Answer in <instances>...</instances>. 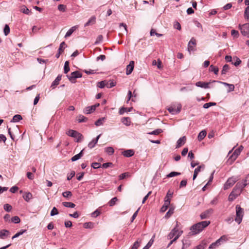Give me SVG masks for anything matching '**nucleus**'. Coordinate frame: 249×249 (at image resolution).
<instances>
[{
  "label": "nucleus",
  "instance_id": "1",
  "mask_svg": "<svg viewBox=\"0 0 249 249\" xmlns=\"http://www.w3.org/2000/svg\"><path fill=\"white\" fill-rule=\"evenodd\" d=\"M210 224V221H203L194 224L190 228L192 235L200 233Z\"/></svg>",
  "mask_w": 249,
  "mask_h": 249
},
{
  "label": "nucleus",
  "instance_id": "2",
  "mask_svg": "<svg viewBox=\"0 0 249 249\" xmlns=\"http://www.w3.org/2000/svg\"><path fill=\"white\" fill-rule=\"evenodd\" d=\"M244 213V209H242L239 205H236V218H235V221L239 224H240L242 222Z\"/></svg>",
  "mask_w": 249,
  "mask_h": 249
},
{
  "label": "nucleus",
  "instance_id": "3",
  "mask_svg": "<svg viewBox=\"0 0 249 249\" xmlns=\"http://www.w3.org/2000/svg\"><path fill=\"white\" fill-rule=\"evenodd\" d=\"M228 240L227 237L226 235L222 236L220 238L217 240L215 242L211 244L209 248L210 249H214L219 245H221V243L226 241Z\"/></svg>",
  "mask_w": 249,
  "mask_h": 249
},
{
  "label": "nucleus",
  "instance_id": "4",
  "mask_svg": "<svg viewBox=\"0 0 249 249\" xmlns=\"http://www.w3.org/2000/svg\"><path fill=\"white\" fill-rule=\"evenodd\" d=\"M181 108V105L178 104L177 105H171L167 109L170 113L174 115L178 113L180 111Z\"/></svg>",
  "mask_w": 249,
  "mask_h": 249
},
{
  "label": "nucleus",
  "instance_id": "5",
  "mask_svg": "<svg viewBox=\"0 0 249 249\" xmlns=\"http://www.w3.org/2000/svg\"><path fill=\"white\" fill-rule=\"evenodd\" d=\"M238 179L239 178L237 177L230 178L224 184V189L227 190L231 187Z\"/></svg>",
  "mask_w": 249,
  "mask_h": 249
},
{
  "label": "nucleus",
  "instance_id": "6",
  "mask_svg": "<svg viewBox=\"0 0 249 249\" xmlns=\"http://www.w3.org/2000/svg\"><path fill=\"white\" fill-rule=\"evenodd\" d=\"M82 74L78 71H75L71 73L70 75H67L69 80L72 83L75 82V79L78 78H81Z\"/></svg>",
  "mask_w": 249,
  "mask_h": 249
},
{
  "label": "nucleus",
  "instance_id": "7",
  "mask_svg": "<svg viewBox=\"0 0 249 249\" xmlns=\"http://www.w3.org/2000/svg\"><path fill=\"white\" fill-rule=\"evenodd\" d=\"M239 28L242 34L249 38V23H247L242 25H239Z\"/></svg>",
  "mask_w": 249,
  "mask_h": 249
},
{
  "label": "nucleus",
  "instance_id": "8",
  "mask_svg": "<svg viewBox=\"0 0 249 249\" xmlns=\"http://www.w3.org/2000/svg\"><path fill=\"white\" fill-rule=\"evenodd\" d=\"M213 209H209L201 213L200 215L201 219H204L207 218L213 213Z\"/></svg>",
  "mask_w": 249,
  "mask_h": 249
},
{
  "label": "nucleus",
  "instance_id": "9",
  "mask_svg": "<svg viewBox=\"0 0 249 249\" xmlns=\"http://www.w3.org/2000/svg\"><path fill=\"white\" fill-rule=\"evenodd\" d=\"M196 45V40L195 38L192 37L188 44V51L189 52L194 51V46Z\"/></svg>",
  "mask_w": 249,
  "mask_h": 249
},
{
  "label": "nucleus",
  "instance_id": "10",
  "mask_svg": "<svg viewBox=\"0 0 249 249\" xmlns=\"http://www.w3.org/2000/svg\"><path fill=\"white\" fill-rule=\"evenodd\" d=\"M134 67V62L131 61L129 64L126 67V75H129L132 72Z\"/></svg>",
  "mask_w": 249,
  "mask_h": 249
},
{
  "label": "nucleus",
  "instance_id": "11",
  "mask_svg": "<svg viewBox=\"0 0 249 249\" xmlns=\"http://www.w3.org/2000/svg\"><path fill=\"white\" fill-rule=\"evenodd\" d=\"M243 149L242 146H240L238 149H236L234 152L232 154L231 158L233 160H235L238 156L240 154L241 150Z\"/></svg>",
  "mask_w": 249,
  "mask_h": 249
},
{
  "label": "nucleus",
  "instance_id": "12",
  "mask_svg": "<svg viewBox=\"0 0 249 249\" xmlns=\"http://www.w3.org/2000/svg\"><path fill=\"white\" fill-rule=\"evenodd\" d=\"M186 140L185 136L180 138L177 141L176 148H179L184 144Z\"/></svg>",
  "mask_w": 249,
  "mask_h": 249
},
{
  "label": "nucleus",
  "instance_id": "13",
  "mask_svg": "<svg viewBox=\"0 0 249 249\" xmlns=\"http://www.w3.org/2000/svg\"><path fill=\"white\" fill-rule=\"evenodd\" d=\"M61 80V75H58L57 77L55 78V79L53 82L52 83V85L51 86V88H52V89H54L55 88L56 86H57L60 80Z\"/></svg>",
  "mask_w": 249,
  "mask_h": 249
},
{
  "label": "nucleus",
  "instance_id": "14",
  "mask_svg": "<svg viewBox=\"0 0 249 249\" xmlns=\"http://www.w3.org/2000/svg\"><path fill=\"white\" fill-rule=\"evenodd\" d=\"M170 204V199L167 198V199H165L164 204L161 208L160 211L162 212H165L168 208V206Z\"/></svg>",
  "mask_w": 249,
  "mask_h": 249
},
{
  "label": "nucleus",
  "instance_id": "15",
  "mask_svg": "<svg viewBox=\"0 0 249 249\" xmlns=\"http://www.w3.org/2000/svg\"><path fill=\"white\" fill-rule=\"evenodd\" d=\"M122 154L125 157H130L134 155V151L133 150L128 149L123 151Z\"/></svg>",
  "mask_w": 249,
  "mask_h": 249
},
{
  "label": "nucleus",
  "instance_id": "16",
  "mask_svg": "<svg viewBox=\"0 0 249 249\" xmlns=\"http://www.w3.org/2000/svg\"><path fill=\"white\" fill-rule=\"evenodd\" d=\"M210 83L203 82L201 81L197 82L196 83V86L204 89H208L209 88V85Z\"/></svg>",
  "mask_w": 249,
  "mask_h": 249
},
{
  "label": "nucleus",
  "instance_id": "17",
  "mask_svg": "<svg viewBox=\"0 0 249 249\" xmlns=\"http://www.w3.org/2000/svg\"><path fill=\"white\" fill-rule=\"evenodd\" d=\"M10 232L6 230H2L0 231V238L2 239L6 238L9 236Z\"/></svg>",
  "mask_w": 249,
  "mask_h": 249
},
{
  "label": "nucleus",
  "instance_id": "18",
  "mask_svg": "<svg viewBox=\"0 0 249 249\" xmlns=\"http://www.w3.org/2000/svg\"><path fill=\"white\" fill-rule=\"evenodd\" d=\"M95 107L94 106H89L87 107L84 109V113L87 114H90L95 111Z\"/></svg>",
  "mask_w": 249,
  "mask_h": 249
},
{
  "label": "nucleus",
  "instance_id": "19",
  "mask_svg": "<svg viewBox=\"0 0 249 249\" xmlns=\"http://www.w3.org/2000/svg\"><path fill=\"white\" fill-rule=\"evenodd\" d=\"M217 82H219L226 86H228L229 87V88L228 90V92L232 91L234 89V86L233 84H228L226 82H220V81H217Z\"/></svg>",
  "mask_w": 249,
  "mask_h": 249
},
{
  "label": "nucleus",
  "instance_id": "20",
  "mask_svg": "<svg viewBox=\"0 0 249 249\" xmlns=\"http://www.w3.org/2000/svg\"><path fill=\"white\" fill-rule=\"evenodd\" d=\"M67 135L69 136L75 138L76 137V135H79V132L75 130L70 129L66 133Z\"/></svg>",
  "mask_w": 249,
  "mask_h": 249
},
{
  "label": "nucleus",
  "instance_id": "21",
  "mask_svg": "<svg viewBox=\"0 0 249 249\" xmlns=\"http://www.w3.org/2000/svg\"><path fill=\"white\" fill-rule=\"evenodd\" d=\"M83 151H84V149L82 150L79 153L73 156L71 159V161H75L80 159L83 155Z\"/></svg>",
  "mask_w": 249,
  "mask_h": 249
},
{
  "label": "nucleus",
  "instance_id": "22",
  "mask_svg": "<svg viewBox=\"0 0 249 249\" xmlns=\"http://www.w3.org/2000/svg\"><path fill=\"white\" fill-rule=\"evenodd\" d=\"M77 26H74L72 27L71 29H70L68 32L66 33L65 37L67 38L71 36V35L73 33V32L77 28Z\"/></svg>",
  "mask_w": 249,
  "mask_h": 249
},
{
  "label": "nucleus",
  "instance_id": "23",
  "mask_svg": "<svg viewBox=\"0 0 249 249\" xmlns=\"http://www.w3.org/2000/svg\"><path fill=\"white\" fill-rule=\"evenodd\" d=\"M207 132L206 130H203L200 131L197 136V139L199 141H202L206 136Z\"/></svg>",
  "mask_w": 249,
  "mask_h": 249
},
{
  "label": "nucleus",
  "instance_id": "24",
  "mask_svg": "<svg viewBox=\"0 0 249 249\" xmlns=\"http://www.w3.org/2000/svg\"><path fill=\"white\" fill-rule=\"evenodd\" d=\"M96 22V18L95 16L91 17L89 20L85 24V27L88 26L91 24H94Z\"/></svg>",
  "mask_w": 249,
  "mask_h": 249
},
{
  "label": "nucleus",
  "instance_id": "25",
  "mask_svg": "<svg viewBox=\"0 0 249 249\" xmlns=\"http://www.w3.org/2000/svg\"><path fill=\"white\" fill-rule=\"evenodd\" d=\"M23 197L26 201L29 202L33 198V195L31 193L28 192L23 195Z\"/></svg>",
  "mask_w": 249,
  "mask_h": 249
},
{
  "label": "nucleus",
  "instance_id": "26",
  "mask_svg": "<svg viewBox=\"0 0 249 249\" xmlns=\"http://www.w3.org/2000/svg\"><path fill=\"white\" fill-rule=\"evenodd\" d=\"M122 123L126 126L130 125V119L129 117H123L121 119Z\"/></svg>",
  "mask_w": 249,
  "mask_h": 249
},
{
  "label": "nucleus",
  "instance_id": "27",
  "mask_svg": "<svg viewBox=\"0 0 249 249\" xmlns=\"http://www.w3.org/2000/svg\"><path fill=\"white\" fill-rule=\"evenodd\" d=\"M132 109H133L132 107L127 108V107H122L121 108H120V109L119 110V113H120V114L122 115V114H123L125 112H128L131 111Z\"/></svg>",
  "mask_w": 249,
  "mask_h": 249
},
{
  "label": "nucleus",
  "instance_id": "28",
  "mask_svg": "<svg viewBox=\"0 0 249 249\" xmlns=\"http://www.w3.org/2000/svg\"><path fill=\"white\" fill-rule=\"evenodd\" d=\"M178 226V222H177V224L175 227H176V235L175 237H174V239H176V240L179 238V237L181 235L183 231H179L177 227Z\"/></svg>",
  "mask_w": 249,
  "mask_h": 249
},
{
  "label": "nucleus",
  "instance_id": "29",
  "mask_svg": "<svg viewBox=\"0 0 249 249\" xmlns=\"http://www.w3.org/2000/svg\"><path fill=\"white\" fill-rule=\"evenodd\" d=\"M63 205L67 208H74L75 206V205L70 202H63L62 203Z\"/></svg>",
  "mask_w": 249,
  "mask_h": 249
},
{
  "label": "nucleus",
  "instance_id": "30",
  "mask_svg": "<svg viewBox=\"0 0 249 249\" xmlns=\"http://www.w3.org/2000/svg\"><path fill=\"white\" fill-rule=\"evenodd\" d=\"M22 119V118L20 115L17 114V115H15L14 116L11 122H13L14 123L18 122V121L21 120Z\"/></svg>",
  "mask_w": 249,
  "mask_h": 249
},
{
  "label": "nucleus",
  "instance_id": "31",
  "mask_svg": "<svg viewBox=\"0 0 249 249\" xmlns=\"http://www.w3.org/2000/svg\"><path fill=\"white\" fill-rule=\"evenodd\" d=\"M209 70L213 72L215 74H217L219 71L218 67L213 65L210 66Z\"/></svg>",
  "mask_w": 249,
  "mask_h": 249
},
{
  "label": "nucleus",
  "instance_id": "32",
  "mask_svg": "<svg viewBox=\"0 0 249 249\" xmlns=\"http://www.w3.org/2000/svg\"><path fill=\"white\" fill-rule=\"evenodd\" d=\"M105 152L109 155H113L114 152V149L112 147H106L105 148Z\"/></svg>",
  "mask_w": 249,
  "mask_h": 249
},
{
  "label": "nucleus",
  "instance_id": "33",
  "mask_svg": "<svg viewBox=\"0 0 249 249\" xmlns=\"http://www.w3.org/2000/svg\"><path fill=\"white\" fill-rule=\"evenodd\" d=\"M154 236L149 240L146 245L144 246L142 249H149L151 247L154 242Z\"/></svg>",
  "mask_w": 249,
  "mask_h": 249
},
{
  "label": "nucleus",
  "instance_id": "34",
  "mask_svg": "<svg viewBox=\"0 0 249 249\" xmlns=\"http://www.w3.org/2000/svg\"><path fill=\"white\" fill-rule=\"evenodd\" d=\"M176 227H175L171 231L168 235V238L169 239H172L176 235Z\"/></svg>",
  "mask_w": 249,
  "mask_h": 249
},
{
  "label": "nucleus",
  "instance_id": "35",
  "mask_svg": "<svg viewBox=\"0 0 249 249\" xmlns=\"http://www.w3.org/2000/svg\"><path fill=\"white\" fill-rule=\"evenodd\" d=\"M236 193L234 191H232L229 196V200L230 201H233L238 196H235Z\"/></svg>",
  "mask_w": 249,
  "mask_h": 249
},
{
  "label": "nucleus",
  "instance_id": "36",
  "mask_svg": "<svg viewBox=\"0 0 249 249\" xmlns=\"http://www.w3.org/2000/svg\"><path fill=\"white\" fill-rule=\"evenodd\" d=\"M70 71L69 68V62L67 61L65 62L64 67V72L65 73H67Z\"/></svg>",
  "mask_w": 249,
  "mask_h": 249
},
{
  "label": "nucleus",
  "instance_id": "37",
  "mask_svg": "<svg viewBox=\"0 0 249 249\" xmlns=\"http://www.w3.org/2000/svg\"><path fill=\"white\" fill-rule=\"evenodd\" d=\"M105 120V118H101L98 119L95 123V124L96 126H100L102 125L103 124V122H104Z\"/></svg>",
  "mask_w": 249,
  "mask_h": 249
},
{
  "label": "nucleus",
  "instance_id": "38",
  "mask_svg": "<svg viewBox=\"0 0 249 249\" xmlns=\"http://www.w3.org/2000/svg\"><path fill=\"white\" fill-rule=\"evenodd\" d=\"M77 118V120L79 123L85 122L88 120L87 118L82 115H79Z\"/></svg>",
  "mask_w": 249,
  "mask_h": 249
},
{
  "label": "nucleus",
  "instance_id": "39",
  "mask_svg": "<svg viewBox=\"0 0 249 249\" xmlns=\"http://www.w3.org/2000/svg\"><path fill=\"white\" fill-rule=\"evenodd\" d=\"M26 231V230H22L16 233L12 237V239H14L16 238L19 237L20 235H22Z\"/></svg>",
  "mask_w": 249,
  "mask_h": 249
},
{
  "label": "nucleus",
  "instance_id": "40",
  "mask_svg": "<svg viewBox=\"0 0 249 249\" xmlns=\"http://www.w3.org/2000/svg\"><path fill=\"white\" fill-rule=\"evenodd\" d=\"M229 69L230 67L228 65L225 64V65H224V66L223 67L222 70L221 71V74L222 75L225 74L227 73V72L229 71Z\"/></svg>",
  "mask_w": 249,
  "mask_h": 249
},
{
  "label": "nucleus",
  "instance_id": "41",
  "mask_svg": "<svg viewBox=\"0 0 249 249\" xmlns=\"http://www.w3.org/2000/svg\"><path fill=\"white\" fill-rule=\"evenodd\" d=\"M162 132V130L161 129H157L156 130H155L154 131H152L150 132H149L148 134L150 135H157L160 134V133Z\"/></svg>",
  "mask_w": 249,
  "mask_h": 249
},
{
  "label": "nucleus",
  "instance_id": "42",
  "mask_svg": "<svg viewBox=\"0 0 249 249\" xmlns=\"http://www.w3.org/2000/svg\"><path fill=\"white\" fill-rule=\"evenodd\" d=\"M118 200V199L116 197H114L112 198L109 202H108V205L109 206H113L115 205L116 202Z\"/></svg>",
  "mask_w": 249,
  "mask_h": 249
},
{
  "label": "nucleus",
  "instance_id": "43",
  "mask_svg": "<svg viewBox=\"0 0 249 249\" xmlns=\"http://www.w3.org/2000/svg\"><path fill=\"white\" fill-rule=\"evenodd\" d=\"M180 175V173L177 172H172L167 175V178H172Z\"/></svg>",
  "mask_w": 249,
  "mask_h": 249
},
{
  "label": "nucleus",
  "instance_id": "44",
  "mask_svg": "<svg viewBox=\"0 0 249 249\" xmlns=\"http://www.w3.org/2000/svg\"><path fill=\"white\" fill-rule=\"evenodd\" d=\"M11 221L14 223L18 224L20 221V218L18 216H15L11 218Z\"/></svg>",
  "mask_w": 249,
  "mask_h": 249
},
{
  "label": "nucleus",
  "instance_id": "45",
  "mask_svg": "<svg viewBox=\"0 0 249 249\" xmlns=\"http://www.w3.org/2000/svg\"><path fill=\"white\" fill-rule=\"evenodd\" d=\"M66 46V44L65 42H61L60 44L58 52H63Z\"/></svg>",
  "mask_w": 249,
  "mask_h": 249
},
{
  "label": "nucleus",
  "instance_id": "46",
  "mask_svg": "<svg viewBox=\"0 0 249 249\" xmlns=\"http://www.w3.org/2000/svg\"><path fill=\"white\" fill-rule=\"evenodd\" d=\"M72 195V193L70 191H66L62 193V196L65 198L70 197Z\"/></svg>",
  "mask_w": 249,
  "mask_h": 249
},
{
  "label": "nucleus",
  "instance_id": "47",
  "mask_svg": "<svg viewBox=\"0 0 249 249\" xmlns=\"http://www.w3.org/2000/svg\"><path fill=\"white\" fill-rule=\"evenodd\" d=\"M107 82L106 81H102L101 82H99L98 83L97 86L100 88H103L105 87H106V85H107Z\"/></svg>",
  "mask_w": 249,
  "mask_h": 249
},
{
  "label": "nucleus",
  "instance_id": "48",
  "mask_svg": "<svg viewBox=\"0 0 249 249\" xmlns=\"http://www.w3.org/2000/svg\"><path fill=\"white\" fill-rule=\"evenodd\" d=\"M215 105H216L215 103L209 102V103H205V104H204L203 107L204 108H208L209 107H210L211 106H215Z\"/></svg>",
  "mask_w": 249,
  "mask_h": 249
},
{
  "label": "nucleus",
  "instance_id": "49",
  "mask_svg": "<svg viewBox=\"0 0 249 249\" xmlns=\"http://www.w3.org/2000/svg\"><path fill=\"white\" fill-rule=\"evenodd\" d=\"M204 168H205L204 165H201L198 166L197 168H196L195 169L194 173L198 174L199 173V172H200L201 169H204Z\"/></svg>",
  "mask_w": 249,
  "mask_h": 249
},
{
  "label": "nucleus",
  "instance_id": "50",
  "mask_svg": "<svg viewBox=\"0 0 249 249\" xmlns=\"http://www.w3.org/2000/svg\"><path fill=\"white\" fill-rule=\"evenodd\" d=\"M3 32L5 36H7L10 33V28L7 24L5 25Z\"/></svg>",
  "mask_w": 249,
  "mask_h": 249
},
{
  "label": "nucleus",
  "instance_id": "51",
  "mask_svg": "<svg viewBox=\"0 0 249 249\" xmlns=\"http://www.w3.org/2000/svg\"><path fill=\"white\" fill-rule=\"evenodd\" d=\"M245 18L248 19L249 18V6L247 7L244 12Z\"/></svg>",
  "mask_w": 249,
  "mask_h": 249
},
{
  "label": "nucleus",
  "instance_id": "52",
  "mask_svg": "<svg viewBox=\"0 0 249 249\" xmlns=\"http://www.w3.org/2000/svg\"><path fill=\"white\" fill-rule=\"evenodd\" d=\"M58 213V212L57 209L54 207L52 210L51 213H50V215L51 216H53L57 214Z\"/></svg>",
  "mask_w": 249,
  "mask_h": 249
},
{
  "label": "nucleus",
  "instance_id": "53",
  "mask_svg": "<svg viewBox=\"0 0 249 249\" xmlns=\"http://www.w3.org/2000/svg\"><path fill=\"white\" fill-rule=\"evenodd\" d=\"M66 6L64 4H59L58 6V9L62 12H64L66 11Z\"/></svg>",
  "mask_w": 249,
  "mask_h": 249
},
{
  "label": "nucleus",
  "instance_id": "54",
  "mask_svg": "<svg viewBox=\"0 0 249 249\" xmlns=\"http://www.w3.org/2000/svg\"><path fill=\"white\" fill-rule=\"evenodd\" d=\"M174 27L178 30H180L181 29L180 23L177 21L174 22Z\"/></svg>",
  "mask_w": 249,
  "mask_h": 249
},
{
  "label": "nucleus",
  "instance_id": "55",
  "mask_svg": "<svg viewBox=\"0 0 249 249\" xmlns=\"http://www.w3.org/2000/svg\"><path fill=\"white\" fill-rule=\"evenodd\" d=\"M140 245V242L138 241V240L135 242V243L133 244L132 247H131V249H137Z\"/></svg>",
  "mask_w": 249,
  "mask_h": 249
},
{
  "label": "nucleus",
  "instance_id": "56",
  "mask_svg": "<svg viewBox=\"0 0 249 249\" xmlns=\"http://www.w3.org/2000/svg\"><path fill=\"white\" fill-rule=\"evenodd\" d=\"M4 209L5 211L9 212L12 210V206L8 204H6L4 205Z\"/></svg>",
  "mask_w": 249,
  "mask_h": 249
},
{
  "label": "nucleus",
  "instance_id": "57",
  "mask_svg": "<svg viewBox=\"0 0 249 249\" xmlns=\"http://www.w3.org/2000/svg\"><path fill=\"white\" fill-rule=\"evenodd\" d=\"M84 227L85 228H92L93 223L92 222H86L84 224Z\"/></svg>",
  "mask_w": 249,
  "mask_h": 249
},
{
  "label": "nucleus",
  "instance_id": "58",
  "mask_svg": "<svg viewBox=\"0 0 249 249\" xmlns=\"http://www.w3.org/2000/svg\"><path fill=\"white\" fill-rule=\"evenodd\" d=\"M101 166V164L98 162H93L91 164V167L94 169H97Z\"/></svg>",
  "mask_w": 249,
  "mask_h": 249
},
{
  "label": "nucleus",
  "instance_id": "59",
  "mask_svg": "<svg viewBox=\"0 0 249 249\" xmlns=\"http://www.w3.org/2000/svg\"><path fill=\"white\" fill-rule=\"evenodd\" d=\"M231 35L235 38H237L239 36V33L237 31L232 30L231 32Z\"/></svg>",
  "mask_w": 249,
  "mask_h": 249
},
{
  "label": "nucleus",
  "instance_id": "60",
  "mask_svg": "<svg viewBox=\"0 0 249 249\" xmlns=\"http://www.w3.org/2000/svg\"><path fill=\"white\" fill-rule=\"evenodd\" d=\"M103 37L102 35H99L96 38V40L95 42V44H97L101 42L103 40Z\"/></svg>",
  "mask_w": 249,
  "mask_h": 249
},
{
  "label": "nucleus",
  "instance_id": "61",
  "mask_svg": "<svg viewBox=\"0 0 249 249\" xmlns=\"http://www.w3.org/2000/svg\"><path fill=\"white\" fill-rule=\"evenodd\" d=\"M107 85H106V87L107 88H111L112 87H113L115 86V83L113 81H111L110 82H107Z\"/></svg>",
  "mask_w": 249,
  "mask_h": 249
},
{
  "label": "nucleus",
  "instance_id": "62",
  "mask_svg": "<svg viewBox=\"0 0 249 249\" xmlns=\"http://www.w3.org/2000/svg\"><path fill=\"white\" fill-rule=\"evenodd\" d=\"M97 144V143H95V142H94V140H92V141H91L90 142H89L88 144V147L91 149L92 148H93L95 145Z\"/></svg>",
  "mask_w": 249,
  "mask_h": 249
},
{
  "label": "nucleus",
  "instance_id": "63",
  "mask_svg": "<svg viewBox=\"0 0 249 249\" xmlns=\"http://www.w3.org/2000/svg\"><path fill=\"white\" fill-rule=\"evenodd\" d=\"M75 138H76V142H81V141L83 139V136L82 134H81L80 133H79V135H76V137H75Z\"/></svg>",
  "mask_w": 249,
  "mask_h": 249
},
{
  "label": "nucleus",
  "instance_id": "64",
  "mask_svg": "<svg viewBox=\"0 0 249 249\" xmlns=\"http://www.w3.org/2000/svg\"><path fill=\"white\" fill-rule=\"evenodd\" d=\"M75 176V172L72 171L70 174H68L67 177V179L68 180H71Z\"/></svg>",
  "mask_w": 249,
  "mask_h": 249
}]
</instances>
